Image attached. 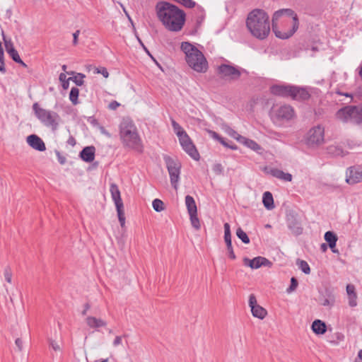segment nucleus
<instances>
[{"label":"nucleus","mask_w":362,"mask_h":362,"mask_svg":"<svg viewBox=\"0 0 362 362\" xmlns=\"http://www.w3.org/2000/svg\"><path fill=\"white\" fill-rule=\"evenodd\" d=\"M218 73L222 78L235 80L240 76V71L235 66L228 64H221L218 67Z\"/></svg>","instance_id":"11"},{"label":"nucleus","mask_w":362,"mask_h":362,"mask_svg":"<svg viewBox=\"0 0 362 362\" xmlns=\"http://www.w3.org/2000/svg\"><path fill=\"white\" fill-rule=\"evenodd\" d=\"M288 226L294 234L299 235L302 233L303 228L300 223L296 220L288 221Z\"/></svg>","instance_id":"31"},{"label":"nucleus","mask_w":362,"mask_h":362,"mask_svg":"<svg viewBox=\"0 0 362 362\" xmlns=\"http://www.w3.org/2000/svg\"><path fill=\"white\" fill-rule=\"evenodd\" d=\"M227 250H228L229 257L230 259H235V253L233 252V249L232 245H230V246H227Z\"/></svg>","instance_id":"51"},{"label":"nucleus","mask_w":362,"mask_h":362,"mask_svg":"<svg viewBox=\"0 0 362 362\" xmlns=\"http://www.w3.org/2000/svg\"><path fill=\"white\" fill-rule=\"evenodd\" d=\"M4 276L5 280L8 283L11 284L13 274H12L11 269L9 267H6L5 268L4 272Z\"/></svg>","instance_id":"43"},{"label":"nucleus","mask_w":362,"mask_h":362,"mask_svg":"<svg viewBox=\"0 0 362 362\" xmlns=\"http://www.w3.org/2000/svg\"><path fill=\"white\" fill-rule=\"evenodd\" d=\"M0 72L2 74H5L6 72V67H4L2 64H0Z\"/></svg>","instance_id":"58"},{"label":"nucleus","mask_w":362,"mask_h":362,"mask_svg":"<svg viewBox=\"0 0 362 362\" xmlns=\"http://www.w3.org/2000/svg\"><path fill=\"white\" fill-rule=\"evenodd\" d=\"M185 54L188 66L198 73H205L208 69V62L203 53L189 42H183L180 46Z\"/></svg>","instance_id":"4"},{"label":"nucleus","mask_w":362,"mask_h":362,"mask_svg":"<svg viewBox=\"0 0 362 362\" xmlns=\"http://www.w3.org/2000/svg\"><path fill=\"white\" fill-rule=\"evenodd\" d=\"M312 330L316 334H323L327 330L326 325L320 320H315L312 324Z\"/></svg>","instance_id":"27"},{"label":"nucleus","mask_w":362,"mask_h":362,"mask_svg":"<svg viewBox=\"0 0 362 362\" xmlns=\"http://www.w3.org/2000/svg\"><path fill=\"white\" fill-rule=\"evenodd\" d=\"M272 263L265 257H257L252 259H250V268L258 269L262 266L271 267Z\"/></svg>","instance_id":"22"},{"label":"nucleus","mask_w":362,"mask_h":362,"mask_svg":"<svg viewBox=\"0 0 362 362\" xmlns=\"http://www.w3.org/2000/svg\"><path fill=\"white\" fill-rule=\"evenodd\" d=\"M293 86L290 85H274L271 87L272 94L281 97H291Z\"/></svg>","instance_id":"16"},{"label":"nucleus","mask_w":362,"mask_h":362,"mask_svg":"<svg viewBox=\"0 0 362 362\" xmlns=\"http://www.w3.org/2000/svg\"><path fill=\"white\" fill-rule=\"evenodd\" d=\"M49 346L56 351H60V346L54 340H49Z\"/></svg>","instance_id":"49"},{"label":"nucleus","mask_w":362,"mask_h":362,"mask_svg":"<svg viewBox=\"0 0 362 362\" xmlns=\"http://www.w3.org/2000/svg\"><path fill=\"white\" fill-rule=\"evenodd\" d=\"M122 337L117 336L113 341L112 345L115 347H117L122 344Z\"/></svg>","instance_id":"50"},{"label":"nucleus","mask_w":362,"mask_h":362,"mask_svg":"<svg viewBox=\"0 0 362 362\" xmlns=\"http://www.w3.org/2000/svg\"><path fill=\"white\" fill-rule=\"evenodd\" d=\"M321 247V250L323 251V252H325L327 250V245L325 243H322L320 246Z\"/></svg>","instance_id":"60"},{"label":"nucleus","mask_w":362,"mask_h":362,"mask_svg":"<svg viewBox=\"0 0 362 362\" xmlns=\"http://www.w3.org/2000/svg\"><path fill=\"white\" fill-rule=\"evenodd\" d=\"M80 34V30H77L75 33H73V45H76L78 44V37Z\"/></svg>","instance_id":"53"},{"label":"nucleus","mask_w":362,"mask_h":362,"mask_svg":"<svg viewBox=\"0 0 362 362\" xmlns=\"http://www.w3.org/2000/svg\"><path fill=\"white\" fill-rule=\"evenodd\" d=\"M243 262L246 267H249V258L248 257H244Z\"/></svg>","instance_id":"57"},{"label":"nucleus","mask_w":362,"mask_h":362,"mask_svg":"<svg viewBox=\"0 0 362 362\" xmlns=\"http://www.w3.org/2000/svg\"><path fill=\"white\" fill-rule=\"evenodd\" d=\"M85 321L89 328L95 329L98 331L99 328L107 326V322L105 320L93 316H87Z\"/></svg>","instance_id":"20"},{"label":"nucleus","mask_w":362,"mask_h":362,"mask_svg":"<svg viewBox=\"0 0 362 362\" xmlns=\"http://www.w3.org/2000/svg\"><path fill=\"white\" fill-rule=\"evenodd\" d=\"M297 14L290 8H282L274 12L272 16V30L278 38L291 37L298 29Z\"/></svg>","instance_id":"1"},{"label":"nucleus","mask_w":362,"mask_h":362,"mask_svg":"<svg viewBox=\"0 0 362 362\" xmlns=\"http://www.w3.org/2000/svg\"><path fill=\"white\" fill-rule=\"evenodd\" d=\"M180 144L182 149L194 160H198L199 159V153H198L192 141L187 134L182 135L179 138Z\"/></svg>","instance_id":"10"},{"label":"nucleus","mask_w":362,"mask_h":362,"mask_svg":"<svg viewBox=\"0 0 362 362\" xmlns=\"http://www.w3.org/2000/svg\"><path fill=\"white\" fill-rule=\"evenodd\" d=\"M15 344L18 348V351H21L23 350V341L21 339L17 338L15 341Z\"/></svg>","instance_id":"52"},{"label":"nucleus","mask_w":362,"mask_h":362,"mask_svg":"<svg viewBox=\"0 0 362 362\" xmlns=\"http://www.w3.org/2000/svg\"><path fill=\"white\" fill-rule=\"evenodd\" d=\"M9 54V56L12 58V59L15 62H21V59L17 52L16 49L15 50H11L10 52L8 53Z\"/></svg>","instance_id":"46"},{"label":"nucleus","mask_w":362,"mask_h":362,"mask_svg":"<svg viewBox=\"0 0 362 362\" xmlns=\"http://www.w3.org/2000/svg\"><path fill=\"white\" fill-rule=\"evenodd\" d=\"M94 73L95 74H101L105 78H107L109 76V73L107 70L104 68H94Z\"/></svg>","instance_id":"47"},{"label":"nucleus","mask_w":362,"mask_h":362,"mask_svg":"<svg viewBox=\"0 0 362 362\" xmlns=\"http://www.w3.org/2000/svg\"><path fill=\"white\" fill-rule=\"evenodd\" d=\"M324 128L318 125L309 130L306 136V144L310 147H316L324 142Z\"/></svg>","instance_id":"9"},{"label":"nucleus","mask_w":362,"mask_h":362,"mask_svg":"<svg viewBox=\"0 0 362 362\" xmlns=\"http://www.w3.org/2000/svg\"><path fill=\"white\" fill-rule=\"evenodd\" d=\"M325 240L328 243L329 247L332 249L333 252H338V250L334 249L337 241V237L333 232H326L325 234Z\"/></svg>","instance_id":"26"},{"label":"nucleus","mask_w":362,"mask_h":362,"mask_svg":"<svg viewBox=\"0 0 362 362\" xmlns=\"http://www.w3.org/2000/svg\"><path fill=\"white\" fill-rule=\"evenodd\" d=\"M192 226L196 229L199 230L201 227L199 220L197 217V213L189 214Z\"/></svg>","instance_id":"41"},{"label":"nucleus","mask_w":362,"mask_h":362,"mask_svg":"<svg viewBox=\"0 0 362 362\" xmlns=\"http://www.w3.org/2000/svg\"><path fill=\"white\" fill-rule=\"evenodd\" d=\"M362 181V170L359 167L351 166L346 171V182L353 185Z\"/></svg>","instance_id":"12"},{"label":"nucleus","mask_w":362,"mask_h":362,"mask_svg":"<svg viewBox=\"0 0 362 362\" xmlns=\"http://www.w3.org/2000/svg\"><path fill=\"white\" fill-rule=\"evenodd\" d=\"M236 235L240 238L244 243H249V237L247 233L243 231L241 228H238L236 230Z\"/></svg>","instance_id":"40"},{"label":"nucleus","mask_w":362,"mask_h":362,"mask_svg":"<svg viewBox=\"0 0 362 362\" xmlns=\"http://www.w3.org/2000/svg\"><path fill=\"white\" fill-rule=\"evenodd\" d=\"M359 75H360V76H361V78H362V66H361V69H360V71H359Z\"/></svg>","instance_id":"64"},{"label":"nucleus","mask_w":362,"mask_h":362,"mask_svg":"<svg viewBox=\"0 0 362 362\" xmlns=\"http://www.w3.org/2000/svg\"><path fill=\"white\" fill-rule=\"evenodd\" d=\"M164 160L170 175V183L173 188L177 189L180 180L181 163L168 156L164 157Z\"/></svg>","instance_id":"8"},{"label":"nucleus","mask_w":362,"mask_h":362,"mask_svg":"<svg viewBox=\"0 0 362 362\" xmlns=\"http://www.w3.org/2000/svg\"><path fill=\"white\" fill-rule=\"evenodd\" d=\"M115 206H116V209H117V212L119 221L120 223L121 226L123 227L125 224L124 205H123V204H117V205H115Z\"/></svg>","instance_id":"32"},{"label":"nucleus","mask_w":362,"mask_h":362,"mask_svg":"<svg viewBox=\"0 0 362 362\" xmlns=\"http://www.w3.org/2000/svg\"><path fill=\"white\" fill-rule=\"evenodd\" d=\"M250 149L259 155H263L265 153L264 149L261 146L252 140H250Z\"/></svg>","instance_id":"38"},{"label":"nucleus","mask_w":362,"mask_h":362,"mask_svg":"<svg viewBox=\"0 0 362 362\" xmlns=\"http://www.w3.org/2000/svg\"><path fill=\"white\" fill-rule=\"evenodd\" d=\"M336 118L342 122H351L362 125V105H349L336 112Z\"/></svg>","instance_id":"7"},{"label":"nucleus","mask_w":362,"mask_h":362,"mask_svg":"<svg viewBox=\"0 0 362 362\" xmlns=\"http://www.w3.org/2000/svg\"><path fill=\"white\" fill-rule=\"evenodd\" d=\"M85 78V75L81 73H78L76 76L74 77H70L69 79H71L73 81L76 86H81L83 84L84 81L83 78Z\"/></svg>","instance_id":"37"},{"label":"nucleus","mask_w":362,"mask_h":362,"mask_svg":"<svg viewBox=\"0 0 362 362\" xmlns=\"http://www.w3.org/2000/svg\"><path fill=\"white\" fill-rule=\"evenodd\" d=\"M185 204L189 214L197 213V207L194 198L190 195L185 197Z\"/></svg>","instance_id":"29"},{"label":"nucleus","mask_w":362,"mask_h":362,"mask_svg":"<svg viewBox=\"0 0 362 362\" xmlns=\"http://www.w3.org/2000/svg\"><path fill=\"white\" fill-rule=\"evenodd\" d=\"M156 9L158 19L168 30L177 32L182 28L185 13L177 6L166 1H160L157 3Z\"/></svg>","instance_id":"2"},{"label":"nucleus","mask_w":362,"mask_h":362,"mask_svg":"<svg viewBox=\"0 0 362 362\" xmlns=\"http://www.w3.org/2000/svg\"><path fill=\"white\" fill-rule=\"evenodd\" d=\"M262 202L267 210H272L274 208L273 196L270 192H265L263 194Z\"/></svg>","instance_id":"28"},{"label":"nucleus","mask_w":362,"mask_h":362,"mask_svg":"<svg viewBox=\"0 0 362 362\" xmlns=\"http://www.w3.org/2000/svg\"><path fill=\"white\" fill-rule=\"evenodd\" d=\"M26 141L30 146L37 151H44L46 149L45 144L42 139L35 134L28 136Z\"/></svg>","instance_id":"17"},{"label":"nucleus","mask_w":362,"mask_h":362,"mask_svg":"<svg viewBox=\"0 0 362 362\" xmlns=\"http://www.w3.org/2000/svg\"><path fill=\"white\" fill-rule=\"evenodd\" d=\"M275 116L280 119L290 120L294 117V110L291 106L284 105L274 110Z\"/></svg>","instance_id":"14"},{"label":"nucleus","mask_w":362,"mask_h":362,"mask_svg":"<svg viewBox=\"0 0 362 362\" xmlns=\"http://www.w3.org/2000/svg\"><path fill=\"white\" fill-rule=\"evenodd\" d=\"M211 134L215 139L218 140L221 144H223L224 146L231 148V149H236L237 147L235 145H234L231 141H227L226 139L221 136L218 135L215 132H211Z\"/></svg>","instance_id":"30"},{"label":"nucleus","mask_w":362,"mask_h":362,"mask_svg":"<svg viewBox=\"0 0 362 362\" xmlns=\"http://www.w3.org/2000/svg\"><path fill=\"white\" fill-rule=\"evenodd\" d=\"M297 286H298V281L296 280V278L292 277L291 279V285L287 288L286 291H287L288 293H291V292H293V291L296 290Z\"/></svg>","instance_id":"45"},{"label":"nucleus","mask_w":362,"mask_h":362,"mask_svg":"<svg viewBox=\"0 0 362 362\" xmlns=\"http://www.w3.org/2000/svg\"><path fill=\"white\" fill-rule=\"evenodd\" d=\"M119 136L123 146L138 153H143L144 145L139 134L138 129L134 122L129 119H123L119 124Z\"/></svg>","instance_id":"3"},{"label":"nucleus","mask_w":362,"mask_h":362,"mask_svg":"<svg viewBox=\"0 0 362 362\" xmlns=\"http://www.w3.org/2000/svg\"><path fill=\"white\" fill-rule=\"evenodd\" d=\"M95 148L93 146H86L80 153L81 159L86 162L90 163L95 159Z\"/></svg>","instance_id":"21"},{"label":"nucleus","mask_w":362,"mask_h":362,"mask_svg":"<svg viewBox=\"0 0 362 362\" xmlns=\"http://www.w3.org/2000/svg\"><path fill=\"white\" fill-rule=\"evenodd\" d=\"M320 304L325 307L332 308L335 303V296L333 291L329 288L325 289V293L320 298Z\"/></svg>","instance_id":"18"},{"label":"nucleus","mask_w":362,"mask_h":362,"mask_svg":"<svg viewBox=\"0 0 362 362\" xmlns=\"http://www.w3.org/2000/svg\"><path fill=\"white\" fill-rule=\"evenodd\" d=\"M270 33L268 14L262 9L250 11V33L259 40L265 39Z\"/></svg>","instance_id":"5"},{"label":"nucleus","mask_w":362,"mask_h":362,"mask_svg":"<svg viewBox=\"0 0 362 362\" xmlns=\"http://www.w3.org/2000/svg\"><path fill=\"white\" fill-rule=\"evenodd\" d=\"M291 98L294 100H306L309 98V93L304 88L293 86Z\"/></svg>","instance_id":"23"},{"label":"nucleus","mask_w":362,"mask_h":362,"mask_svg":"<svg viewBox=\"0 0 362 362\" xmlns=\"http://www.w3.org/2000/svg\"><path fill=\"white\" fill-rule=\"evenodd\" d=\"M33 110L37 118L45 126L50 127L53 131L57 129L61 118L56 112L42 108L37 103L33 105Z\"/></svg>","instance_id":"6"},{"label":"nucleus","mask_w":362,"mask_h":362,"mask_svg":"<svg viewBox=\"0 0 362 362\" xmlns=\"http://www.w3.org/2000/svg\"><path fill=\"white\" fill-rule=\"evenodd\" d=\"M245 25L247 28H249V14L247 16L245 19Z\"/></svg>","instance_id":"61"},{"label":"nucleus","mask_w":362,"mask_h":362,"mask_svg":"<svg viewBox=\"0 0 362 362\" xmlns=\"http://www.w3.org/2000/svg\"><path fill=\"white\" fill-rule=\"evenodd\" d=\"M215 170H218L219 172L221 171V165L220 164L216 165L214 167Z\"/></svg>","instance_id":"59"},{"label":"nucleus","mask_w":362,"mask_h":362,"mask_svg":"<svg viewBox=\"0 0 362 362\" xmlns=\"http://www.w3.org/2000/svg\"><path fill=\"white\" fill-rule=\"evenodd\" d=\"M2 35H3V40L4 42L5 48H6V52L8 53L11 50H15L16 49L13 46V42H11V40L6 39V37H5V35L4 34V32H2Z\"/></svg>","instance_id":"42"},{"label":"nucleus","mask_w":362,"mask_h":362,"mask_svg":"<svg viewBox=\"0 0 362 362\" xmlns=\"http://www.w3.org/2000/svg\"><path fill=\"white\" fill-rule=\"evenodd\" d=\"M0 64H2L4 67H5V59H4V52L2 48L1 42H0Z\"/></svg>","instance_id":"48"},{"label":"nucleus","mask_w":362,"mask_h":362,"mask_svg":"<svg viewBox=\"0 0 362 362\" xmlns=\"http://www.w3.org/2000/svg\"><path fill=\"white\" fill-rule=\"evenodd\" d=\"M90 306L88 303H86L84 305V309L82 311L81 314L82 315H86L87 314L88 310L90 309Z\"/></svg>","instance_id":"55"},{"label":"nucleus","mask_w":362,"mask_h":362,"mask_svg":"<svg viewBox=\"0 0 362 362\" xmlns=\"http://www.w3.org/2000/svg\"><path fill=\"white\" fill-rule=\"evenodd\" d=\"M18 64H20L21 66H23V67H27V65L26 64H25L22 60L21 62H18Z\"/></svg>","instance_id":"63"},{"label":"nucleus","mask_w":362,"mask_h":362,"mask_svg":"<svg viewBox=\"0 0 362 362\" xmlns=\"http://www.w3.org/2000/svg\"><path fill=\"white\" fill-rule=\"evenodd\" d=\"M78 95H79L78 88L76 87L71 88L70 93H69V99L74 105H77L78 103Z\"/></svg>","instance_id":"35"},{"label":"nucleus","mask_w":362,"mask_h":362,"mask_svg":"<svg viewBox=\"0 0 362 362\" xmlns=\"http://www.w3.org/2000/svg\"><path fill=\"white\" fill-rule=\"evenodd\" d=\"M153 209L157 212H160L164 209V204L159 199H155L152 202Z\"/></svg>","instance_id":"39"},{"label":"nucleus","mask_w":362,"mask_h":362,"mask_svg":"<svg viewBox=\"0 0 362 362\" xmlns=\"http://www.w3.org/2000/svg\"><path fill=\"white\" fill-rule=\"evenodd\" d=\"M119 106V103H117V101L114 100V101H112L110 104H109V108L111 109V110H116L118 107Z\"/></svg>","instance_id":"54"},{"label":"nucleus","mask_w":362,"mask_h":362,"mask_svg":"<svg viewBox=\"0 0 362 362\" xmlns=\"http://www.w3.org/2000/svg\"><path fill=\"white\" fill-rule=\"evenodd\" d=\"M296 265L304 274H309L310 273V267L306 261L298 259L296 260Z\"/></svg>","instance_id":"34"},{"label":"nucleus","mask_w":362,"mask_h":362,"mask_svg":"<svg viewBox=\"0 0 362 362\" xmlns=\"http://www.w3.org/2000/svg\"><path fill=\"white\" fill-rule=\"evenodd\" d=\"M223 129L224 130V132L228 134L230 136L234 138L235 139H236L238 141L240 142V143H243V144H245L246 145H248L247 144V139L244 137V136H242L241 135H240L237 132H235L234 129H233L231 127H230L228 125H224L223 127Z\"/></svg>","instance_id":"24"},{"label":"nucleus","mask_w":362,"mask_h":362,"mask_svg":"<svg viewBox=\"0 0 362 362\" xmlns=\"http://www.w3.org/2000/svg\"><path fill=\"white\" fill-rule=\"evenodd\" d=\"M346 291L347 294L348 298V304L351 308H354L357 306L358 302V295L356 291L355 286L353 284H347L346 287Z\"/></svg>","instance_id":"19"},{"label":"nucleus","mask_w":362,"mask_h":362,"mask_svg":"<svg viewBox=\"0 0 362 362\" xmlns=\"http://www.w3.org/2000/svg\"><path fill=\"white\" fill-rule=\"evenodd\" d=\"M250 311L255 317L263 320L267 315V311L263 307L257 304L256 298L250 295Z\"/></svg>","instance_id":"15"},{"label":"nucleus","mask_w":362,"mask_h":362,"mask_svg":"<svg viewBox=\"0 0 362 362\" xmlns=\"http://www.w3.org/2000/svg\"><path fill=\"white\" fill-rule=\"evenodd\" d=\"M264 173L284 182H291L293 176L291 173H285L281 170L272 167H266Z\"/></svg>","instance_id":"13"},{"label":"nucleus","mask_w":362,"mask_h":362,"mask_svg":"<svg viewBox=\"0 0 362 362\" xmlns=\"http://www.w3.org/2000/svg\"><path fill=\"white\" fill-rule=\"evenodd\" d=\"M172 127L178 139L187 134L182 127L173 119L172 120Z\"/></svg>","instance_id":"36"},{"label":"nucleus","mask_w":362,"mask_h":362,"mask_svg":"<svg viewBox=\"0 0 362 362\" xmlns=\"http://www.w3.org/2000/svg\"><path fill=\"white\" fill-rule=\"evenodd\" d=\"M356 359L359 360L361 362H362V349L359 350L358 353V356L356 358Z\"/></svg>","instance_id":"56"},{"label":"nucleus","mask_w":362,"mask_h":362,"mask_svg":"<svg viewBox=\"0 0 362 362\" xmlns=\"http://www.w3.org/2000/svg\"><path fill=\"white\" fill-rule=\"evenodd\" d=\"M59 79L62 83V85L63 88L67 89L69 88V81L70 79L66 78V76L64 73H62L59 74Z\"/></svg>","instance_id":"44"},{"label":"nucleus","mask_w":362,"mask_h":362,"mask_svg":"<svg viewBox=\"0 0 362 362\" xmlns=\"http://www.w3.org/2000/svg\"><path fill=\"white\" fill-rule=\"evenodd\" d=\"M224 240L226 242V246L230 247V245H232L231 233L230 227L228 223H224Z\"/></svg>","instance_id":"33"},{"label":"nucleus","mask_w":362,"mask_h":362,"mask_svg":"<svg viewBox=\"0 0 362 362\" xmlns=\"http://www.w3.org/2000/svg\"><path fill=\"white\" fill-rule=\"evenodd\" d=\"M110 191L111 193L112 199L115 202V204H122L123 202L121 199L120 192L117 185L115 183L111 184Z\"/></svg>","instance_id":"25"},{"label":"nucleus","mask_w":362,"mask_h":362,"mask_svg":"<svg viewBox=\"0 0 362 362\" xmlns=\"http://www.w3.org/2000/svg\"><path fill=\"white\" fill-rule=\"evenodd\" d=\"M143 48L144 49V50L146 52V53L152 58L153 59V57L151 56V54H150V52H148V50L147 49V48L144 45L142 46Z\"/></svg>","instance_id":"62"}]
</instances>
